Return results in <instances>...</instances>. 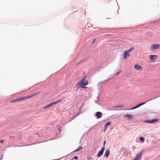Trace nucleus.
Instances as JSON below:
<instances>
[{
	"instance_id": "1",
	"label": "nucleus",
	"mask_w": 160,
	"mask_h": 160,
	"mask_svg": "<svg viewBox=\"0 0 160 160\" xmlns=\"http://www.w3.org/2000/svg\"><path fill=\"white\" fill-rule=\"evenodd\" d=\"M86 77V76H84L82 80L77 83L76 87L77 89H78L80 87L83 88H87V87H86L85 86L88 85V83L87 81H85Z\"/></svg>"
},
{
	"instance_id": "2",
	"label": "nucleus",
	"mask_w": 160,
	"mask_h": 160,
	"mask_svg": "<svg viewBox=\"0 0 160 160\" xmlns=\"http://www.w3.org/2000/svg\"><path fill=\"white\" fill-rule=\"evenodd\" d=\"M62 99H59V100H58L57 101H56L55 102H52L51 103H50V104H49V105L44 107L43 108V109H46L48 108L49 107L52 106L53 105H54V104H56L58 103L59 102H62Z\"/></svg>"
},
{
	"instance_id": "3",
	"label": "nucleus",
	"mask_w": 160,
	"mask_h": 160,
	"mask_svg": "<svg viewBox=\"0 0 160 160\" xmlns=\"http://www.w3.org/2000/svg\"><path fill=\"white\" fill-rule=\"evenodd\" d=\"M150 48L151 50L159 49L160 48V44H152Z\"/></svg>"
},
{
	"instance_id": "4",
	"label": "nucleus",
	"mask_w": 160,
	"mask_h": 160,
	"mask_svg": "<svg viewBox=\"0 0 160 160\" xmlns=\"http://www.w3.org/2000/svg\"><path fill=\"white\" fill-rule=\"evenodd\" d=\"M149 58L152 62H153L156 60L158 57L157 55H150L149 56Z\"/></svg>"
},
{
	"instance_id": "5",
	"label": "nucleus",
	"mask_w": 160,
	"mask_h": 160,
	"mask_svg": "<svg viewBox=\"0 0 160 160\" xmlns=\"http://www.w3.org/2000/svg\"><path fill=\"white\" fill-rule=\"evenodd\" d=\"M26 100L25 98V97H21V98H17V99H15V100H14L11 101V102H12V103L15 102H19V101H22V100Z\"/></svg>"
},
{
	"instance_id": "6",
	"label": "nucleus",
	"mask_w": 160,
	"mask_h": 160,
	"mask_svg": "<svg viewBox=\"0 0 160 160\" xmlns=\"http://www.w3.org/2000/svg\"><path fill=\"white\" fill-rule=\"evenodd\" d=\"M105 149V147L103 146L102 147L101 150L99 151L97 154V156L98 157H100L102 154L103 151Z\"/></svg>"
},
{
	"instance_id": "7",
	"label": "nucleus",
	"mask_w": 160,
	"mask_h": 160,
	"mask_svg": "<svg viewBox=\"0 0 160 160\" xmlns=\"http://www.w3.org/2000/svg\"><path fill=\"white\" fill-rule=\"evenodd\" d=\"M142 153V151L133 160H140V158L141 157Z\"/></svg>"
},
{
	"instance_id": "8",
	"label": "nucleus",
	"mask_w": 160,
	"mask_h": 160,
	"mask_svg": "<svg viewBox=\"0 0 160 160\" xmlns=\"http://www.w3.org/2000/svg\"><path fill=\"white\" fill-rule=\"evenodd\" d=\"M124 117H127L128 119L129 120L132 119L133 118L134 116L130 114H125L124 115Z\"/></svg>"
},
{
	"instance_id": "9",
	"label": "nucleus",
	"mask_w": 160,
	"mask_h": 160,
	"mask_svg": "<svg viewBox=\"0 0 160 160\" xmlns=\"http://www.w3.org/2000/svg\"><path fill=\"white\" fill-rule=\"evenodd\" d=\"M158 120V119H152L151 120H146L144 122L148 123H153Z\"/></svg>"
},
{
	"instance_id": "10",
	"label": "nucleus",
	"mask_w": 160,
	"mask_h": 160,
	"mask_svg": "<svg viewBox=\"0 0 160 160\" xmlns=\"http://www.w3.org/2000/svg\"><path fill=\"white\" fill-rule=\"evenodd\" d=\"M145 102H143V103H139V104H138L135 107H133V108H132L131 110H133V109H135L136 108H139V107H140V106H141L144 104L145 103Z\"/></svg>"
},
{
	"instance_id": "11",
	"label": "nucleus",
	"mask_w": 160,
	"mask_h": 160,
	"mask_svg": "<svg viewBox=\"0 0 160 160\" xmlns=\"http://www.w3.org/2000/svg\"><path fill=\"white\" fill-rule=\"evenodd\" d=\"M145 102H143V103H139V104H138L135 107H133V108H132L131 110H133V109H135L136 108H139V107H140V106H141L144 104L145 103Z\"/></svg>"
},
{
	"instance_id": "12",
	"label": "nucleus",
	"mask_w": 160,
	"mask_h": 160,
	"mask_svg": "<svg viewBox=\"0 0 160 160\" xmlns=\"http://www.w3.org/2000/svg\"><path fill=\"white\" fill-rule=\"evenodd\" d=\"M145 102H143V103H139V104H138L135 107H133V108H132L131 110H133V109H135L136 108H139V107H140V106H141L144 104L145 103Z\"/></svg>"
},
{
	"instance_id": "13",
	"label": "nucleus",
	"mask_w": 160,
	"mask_h": 160,
	"mask_svg": "<svg viewBox=\"0 0 160 160\" xmlns=\"http://www.w3.org/2000/svg\"><path fill=\"white\" fill-rule=\"evenodd\" d=\"M134 68L137 70H141L142 69V67L141 66L137 64L135 65Z\"/></svg>"
},
{
	"instance_id": "14",
	"label": "nucleus",
	"mask_w": 160,
	"mask_h": 160,
	"mask_svg": "<svg viewBox=\"0 0 160 160\" xmlns=\"http://www.w3.org/2000/svg\"><path fill=\"white\" fill-rule=\"evenodd\" d=\"M130 54L126 51H125L124 54V58L125 59H126L127 57H129Z\"/></svg>"
},
{
	"instance_id": "15",
	"label": "nucleus",
	"mask_w": 160,
	"mask_h": 160,
	"mask_svg": "<svg viewBox=\"0 0 160 160\" xmlns=\"http://www.w3.org/2000/svg\"><path fill=\"white\" fill-rule=\"evenodd\" d=\"M109 152L110 150L109 149H108L106 151L105 154H104V156L106 158H107L108 157L109 154Z\"/></svg>"
},
{
	"instance_id": "16",
	"label": "nucleus",
	"mask_w": 160,
	"mask_h": 160,
	"mask_svg": "<svg viewBox=\"0 0 160 160\" xmlns=\"http://www.w3.org/2000/svg\"><path fill=\"white\" fill-rule=\"evenodd\" d=\"M102 113L100 112H97L96 116L97 118H99L101 117Z\"/></svg>"
},
{
	"instance_id": "17",
	"label": "nucleus",
	"mask_w": 160,
	"mask_h": 160,
	"mask_svg": "<svg viewBox=\"0 0 160 160\" xmlns=\"http://www.w3.org/2000/svg\"><path fill=\"white\" fill-rule=\"evenodd\" d=\"M35 94H32L30 95H29L28 97H25V99H28L30 98L33 97Z\"/></svg>"
},
{
	"instance_id": "18",
	"label": "nucleus",
	"mask_w": 160,
	"mask_h": 160,
	"mask_svg": "<svg viewBox=\"0 0 160 160\" xmlns=\"http://www.w3.org/2000/svg\"><path fill=\"white\" fill-rule=\"evenodd\" d=\"M82 147L80 146L78 147L76 150H75L74 151V152L79 151L80 150H82Z\"/></svg>"
},
{
	"instance_id": "19",
	"label": "nucleus",
	"mask_w": 160,
	"mask_h": 160,
	"mask_svg": "<svg viewBox=\"0 0 160 160\" xmlns=\"http://www.w3.org/2000/svg\"><path fill=\"white\" fill-rule=\"evenodd\" d=\"M134 49V48L133 47L130 48L127 51H126L128 53H129L130 52L132 51Z\"/></svg>"
},
{
	"instance_id": "20",
	"label": "nucleus",
	"mask_w": 160,
	"mask_h": 160,
	"mask_svg": "<svg viewBox=\"0 0 160 160\" xmlns=\"http://www.w3.org/2000/svg\"><path fill=\"white\" fill-rule=\"evenodd\" d=\"M140 140L142 142H143L144 140V139L143 137H141L140 138Z\"/></svg>"
},
{
	"instance_id": "21",
	"label": "nucleus",
	"mask_w": 160,
	"mask_h": 160,
	"mask_svg": "<svg viewBox=\"0 0 160 160\" xmlns=\"http://www.w3.org/2000/svg\"><path fill=\"white\" fill-rule=\"evenodd\" d=\"M110 124V122H107L106 124H105V125H106L107 126H109Z\"/></svg>"
},
{
	"instance_id": "22",
	"label": "nucleus",
	"mask_w": 160,
	"mask_h": 160,
	"mask_svg": "<svg viewBox=\"0 0 160 160\" xmlns=\"http://www.w3.org/2000/svg\"><path fill=\"white\" fill-rule=\"evenodd\" d=\"M78 156H74L73 158H72V159H74L75 160H77L78 159Z\"/></svg>"
},
{
	"instance_id": "23",
	"label": "nucleus",
	"mask_w": 160,
	"mask_h": 160,
	"mask_svg": "<svg viewBox=\"0 0 160 160\" xmlns=\"http://www.w3.org/2000/svg\"><path fill=\"white\" fill-rule=\"evenodd\" d=\"M108 128V127L105 125L104 126V131L106 130Z\"/></svg>"
},
{
	"instance_id": "24",
	"label": "nucleus",
	"mask_w": 160,
	"mask_h": 160,
	"mask_svg": "<svg viewBox=\"0 0 160 160\" xmlns=\"http://www.w3.org/2000/svg\"><path fill=\"white\" fill-rule=\"evenodd\" d=\"M123 107V106L122 105L118 106L115 107H116V108H121V107Z\"/></svg>"
},
{
	"instance_id": "25",
	"label": "nucleus",
	"mask_w": 160,
	"mask_h": 160,
	"mask_svg": "<svg viewBox=\"0 0 160 160\" xmlns=\"http://www.w3.org/2000/svg\"><path fill=\"white\" fill-rule=\"evenodd\" d=\"M120 72H121V71H119V72H117L116 73V75H118V74H120Z\"/></svg>"
},
{
	"instance_id": "26",
	"label": "nucleus",
	"mask_w": 160,
	"mask_h": 160,
	"mask_svg": "<svg viewBox=\"0 0 160 160\" xmlns=\"http://www.w3.org/2000/svg\"><path fill=\"white\" fill-rule=\"evenodd\" d=\"M3 140H1L0 141V143H3Z\"/></svg>"
},
{
	"instance_id": "27",
	"label": "nucleus",
	"mask_w": 160,
	"mask_h": 160,
	"mask_svg": "<svg viewBox=\"0 0 160 160\" xmlns=\"http://www.w3.org/2000/svg\"><path fill=\"white\" fill-rule=\"evenodd\" d=\"M95 40H96V39H94V40H93L92 42V43H93H93H94V42H95Z\"/></svg>"
},
{
	"instance_id": "28",
	"label": "nucleus",
	"mask_w": 160,
	"mask_h": 160,
	"mask_svg": "<svg viewBox=\"0 0 160 160\" xmlns=\"http://www.w3.org/2000/svg\"><path fill=\"white\" fill-rule=\"evenodd\" d=\"M105 143H106V142L105 141H104L103 142V144H104L103 146H104V147Z\"/></svg>"
},
{
	"instance_id": "29",
	"label": "nucleus",
	"mask_w": 160,
	"mask_h": 160,
	"mask_svg": "<svg viewBox=\"0 0 160 160\" xmlns=\"http://www.w3.org/2000/svg\"><path fill=\"white\" fill-rule=\"evenodd\" d=\"M19 146V147H21V146Z\"/></svg>"
}]
</instances>
